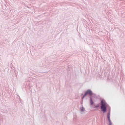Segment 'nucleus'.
<instances>
[{
  "label": "nucleus",
  "instance_id": "f257e3e1",
  "mask_svg": "<svg viewBox=\"0 0 125 125\" xmlns=\"http://www.w3.org/2000/svg\"><path fill=\"white\" fill-rule=\"evenodd\" d=\"M101 102V110L104 113H105L106 111V108L109 107V105L104 100H102Z\"/></svg>",
  "mask_w": 125,
  "mask_h": 125
},
{
  "label": "nucleus",
  "instance_id": "f03ea898",
  "mask_svg": "<svg viewBox=\"0 0 125 125\" xmlns=\"http://www.w3.org/2000/svg\"><path fill=\"white\" fill-rule=\"evenodd\" d=\"M87 94H88L90 95H92V92L91 90H88L83 96L82 98L83 99L86 95Z\"/></svg>",
  "mask_w": 125,
  "mask_h": 125
},
{
  "label": "nucleus",
  "instance_id": "7ed1b4c3",
  "mask_svg": "<svg viewBox=\"0 0 125 125\" xmlns=\"http://www.w3.org/2000/svg\"><path fill=\"white\" fill-rule=\"evenodd\" d=\"M110 112H109V113L107 114V117L108 121L111 120L110 118Z\"/></svg>",
  "mask_w": 125,
  "mask_h": 125
},
{
  "label": "nucleus",
  "instance_id": "20e7f679",
  "mask_svg": "<svg viewBox=\"0 0 125 125\" xmlns=\"http://www.w3.org/2000/svg\"><path fill=\"white\" fill-rule=\"evenodd\" d=\"M90 103L91 105H92L93 104V102L92 100V98H91L90 99Z\"/></svg>",
  "mask_w": 125,
  "mask_h": 125
},
{
  "label": "nucleus",
  "instance_id": "39448f33",
  "mask_svg": "<svg viewBox=\"0 0 125 125\" xmlns=\"http://www.w3.org/2000/svg\"><path fill=\"white\" fill-rule=\"evenodd\" d=\"M109 121V125H112V123L111 122V120L108 121Z\"/></svg>",
  "mask_w": 125,
  "mask_h": 125
},
{
  "label": "nucleus",
  "instance_id": "423d86ee",
  "mask_svg": "<svg viewBox=\"0 0 125 125\" xmlns=\"http://www.w3.org/2000/svg\"><path fill=\"white\" fill-rule=\"evenodd\" d=\"M81 111H83L85 110L84 108H83V107L81 108Z\"/></svg>",
  "mask_w": 125,
  "mask_h": 125
},
{
  "label": "nucleus",
  "instance_id": "0eeeda50",
  "mask_svg": "<svg viewBox=\"0 0 125 125\" xmlns=\"http://www.w3.org/2000/svg\"><path fill=\"white\" fill-rule=\"evenodd\" d=\"M99 107V105H97L95 106L94 107V108H97Z\"/></svg>",
  "mask_w": 125,
  "mask_h": 125
}]
</instances>
